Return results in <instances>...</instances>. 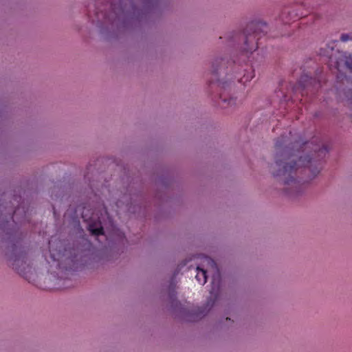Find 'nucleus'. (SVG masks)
I'll use <instances>...</instances> for the list:
<instances>
[{
	"label": "nucleus",
	"instance_id": "obj_2",
	"mask_svg": "<svg viewBox=\"0 0 352 352\" xmlns=\"http://www.w3.org/2000/svg\"><path fill=\"white\" fill-rule=\"evenodd\" d=\"M295 170L296 162L286 164L283 166V175H286L287 174H290Z\"/></svg>",
	"mask_w": 352,
	"mask_h": 352
},
{
	"label": "nucleus",
	"instance_id": "obj_4",
	"mask_svg": "<svg viewBox=\"0 0 352 352\" xmlns=\"http://www.w3.org/2000/svg\"><path fill=\"white\" fill-rule=\"evenodd\" d=\"M351 38L348 34H342L340 37V40L343 42L350 40Z\"/></svg>",
	"mask_w": 352,
	"mask_h": 352
},
{
	"label": "nucleus",
	"instance_id": "obj_3",
	"mask_svg": "<svg viewBox=\"0 0 352 352\" xmlns=\"http://www.w3.org/2000/svg\"><path fill=\"white\" fill-rule=\"evenodd\" d=\"M91 231L92 234L97 235V236L104 234L103 228L102 227L95 228V229H91Z\"/></svg>",
	"mask_w": 352,
	"mask_h": 352
},
{
	"label": "nucleus",
	"instance_id": "obj_5",
	"mask_svg": "<svg viewBox=\"0 0 352 352\" xmlns=\"http://www.w3.org/2000/svg\"><path fill=\"white\" fill-rule=\"evenodd\" d=\"M345 63L346 65V66L351 69L352 70V58H347L345 61Z\"/></svg>",
	"mask_w": 352,
	"mask_h": 352
},
{
	"label": "nucleus",
	"instance_id": "obj_1",
	"mask_svg": "<svg viewBox=\"0 0 352 352\" xmlns=\"http://www.w3.org/2000/svg\"><path fill=\"white\" fill-rule=\"evenodd\" d=\"M197 271L196 278L200 284L204 285L207 280L206 271L199 267H197Z\"/></svg>",
	"mask_w": 352,
	"mask_h": 352
}]
</instances>
